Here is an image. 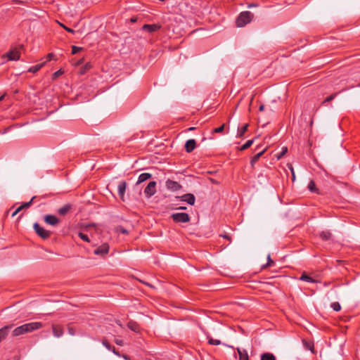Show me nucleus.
I'll return each mask as SVG.
<instances>
[{
	"label": "nucleus",
	"instance_id": "nucleus-17",
	"mask_svg": "<svg viewBox=\"0 0 360 360\" xmlns=\"http://www.w3.org/2000/svg\"><path fill=\"white\" fill-rule=\"evenodd\" d=\"M300 280L309 282V283H316V280L314 279L311 276L307 275L306 273H303L300 278Z\"/></svg>",
	"mask_w": 360,
	"mask_h": 360
},
{
	"label": "nucleus",
	"instance_id": "nucleus-35",
	"mask_svg": "<svg viewBox=\"0 0 360 360\" xmlns=\"http://www.w3.org/2000/svg\"><path fill=\"white\" fill-rule=\"evenodd\" d=\"M288 152L287 147H283L282 151L277 155L278 159H281Z\"/></svg>",
	"mask_w": 360,
	"mask_h": 360
},
{
	"label": "nucleus",
	"instance_id": "nucleus-23",
	"mask_svg": "<svg viewBox=\"0 0 360 360\" xmlns=\"http://www.w3.org/2000/svg\"><path fill=\"white\" fill-rule=\"evenodd\" d=\"M261 360H276V356L271 353L266 352L261 355Z\"/></svg>",
	"mask_w": 360,
	"mask_h": 360
},
{
	"label": "nucleus",
	"instance_id": "nucleus-1",
	"mask_svg": "<svg viewBox=\"0 0 360 360\" xmlns=\"http://www.w3.org/2000/svg\"><path fill=\"white\" fill-rule=\"evenodd\" d=\"M41 322H30L16 327L12 332L13 337H18L26 333H32L42 328Z\"/></svg>",
	"mask_w": 360,
	"mask_h": 360
},
{
	"label": "nucleus",
	"instance_id": "nucleus-9",
	"mask_svg": "<svg viewBox=\"0 0 360 360\" xmlns=\"http://www.w3.org/2000/svg\"><path fill=\"white\" fill-rule=\"evenodd\" d=\"M160 28H161V25H158V24H152V25L145 24L142 27V30L146 31L149 33H153L155 32L158 31Z\"/></svg>",
	"mask_w": 360,
	"mask_h": 360
},
{
	"label": "nucleus",
	"instance_id": "nucleus-41",
	"mask_svg": "<svg viewBox=\"0 0 360 360\" xmlns=\"http://www.w3.org/2000/svg\"><path fill=\"white\" fill-rule=\"evenodd\" d=\"M68 329V333L70 335H75V330L72 327L69 326Z\"/></svg>",
	"mask_w": 360,
	"mask_h": 360
},
{
	"label": "nucleus",
	"instance_id": "nucleus-28",
	"mask_svg": "<svg viewBox=\"0 0 360 360\" xmlns=\"http://www.w3.org/2000/svg\"><path fill=\"white\" fill-rule=\"evenodd\" d=\"M254 142V140L252 139V140H248L245 144H243L240 148V150H246L248 149V148H250L252 144Z\"/></svg>",
	"mask_w": 360,
	"mask_h": 360
},
{
	"label": "nucleus",
	"instance_id": "nucleus-56",
	"mask_svg": "<svg viewBox=\"0 0 360 360\" xmlns=\"http://www.w3.org/2000/svg\"><path fill=\"white\" fill-rule=\"evenodd\" d=\"M253 6H256V5L255 4H250L248 6L249 8H251V7H253Z\"/></svg>",
	"mask_w": 360,
	"mask_h": 360
},
{
	"label": "nucleus",
	"instance_id": "nucleus-46",
	"mask_svg": "<svg viewBox=\"0 0 360 360\" xmlns=\"http://www.w3.org/2000/svg\"><path fill=\"white\" fill-rule=\"evenodd\" d=\"M115 355L118 356H120V354L119 353V352H117L115 347H113L111 350Z\"/></svg>",
	"mask_w": 360,
	"mask_h": 360
},
{
	"label": "nucleus",
	"instance_id": "nucleus-16",
	"mask_svg": "<svg viewBox=\"0 0 360 360\" xmlns=\"http://www.w3.org/2000/svg\"><path fill=\"white\" fill-rule=\"evenodd\" d=\"M237 350L239 355V360H249V356L245 349H240L238 348Z\"/></svg>",
	"mask_w": 360,
	"mask_h": 360
},
{
	"label": "nucleus",
	"instance_id": "nucleus-49",
	"mask_svg": "<svg viewBox=\"0 0 360 360\" xmlns=\"http://www.w3.org/2000/svg\"><path fill=\"white\" fill-rule=\"evenodd\" d=\"M122 357L124 360H131L130 357L126 354H123Z\"/></svg>",
	"mask_w": 360,
	"mask_h": 360
},
{
	"label": "nucleus",
	"instance_id": "nucleus-24",
	"mask_svg": "<svg viewBox=\"0 0 360 360\" xmlns=\"http://www.w3.org/2000/svg\"><path fill=\"white\" fill-rule=\"evenodd\" d=\"M70 210V205H66L58 209V213L60 215H65Z\"/></svg>",
	"mask_w": 360,
	"mask_h": 360
},
{
	"label": "nucleus",
	"instance_id": "nucleus-50",
	"mask_svg": "<svg viewBox=\"0 0 360 360\" xmlns=\"http://www.w3.org/2000/svg\"><path fill=\"white\" fill-rule=\"evenodd\" d=\"M307 348H309L313 353H314V346L308 345L307 346Z\"/></svg>",
	"mask_w": 360,
	"mask_h": 360
},
{
	"label": "nucleus",
	"instance_id": "nucleus-7",
	"mask_svg": "<svg viewBox=\"0 0 360 360\" xmlns=\"http://www.w3.org/2000/svg\"><path fill=\"white\" fill-rule=\"evenodd\" d=\"M109 252V245L108 243H103L94 250V253L96 255L104 256Z\"/></svg>",
	"mask_w": 360,
	"mask_h": 360
},
{
	"label": "nucleus",
	"instance_id": "nucleus-53",
	"mask_svg": "<svg viewBox=\"0 0 360 360\" xmlns=\"http://www.w3.org/2000/svg\"><path fill=\"white\" fill-rule=\"evenodd\" d=\"M130 20L131 22H136V18H131Z\"/></svg>",
	"mask_w": 360,
	"mask_h": 360
},
{
	"label": "nucleus",
	"instance_id": "nucleus-33",
	"mask_svg": "<svg viewBox=\"0 0 360 360\" xmlns=\"http://www.w3.org/2000/svg\"><path fill=\"white\" fill-rule=\"evenodd\" d=\"M79 237L84 241H86L88 243L90 242V240L86 234H84V233L80 232V233H79Z\"/></svg>",
	"mask_w": 360,
	"mask_h": 360
},
{
	"label": "nucleus",
	"instance_id": "nucleus-2",
	"mask_svg": "<svg viewBox=\"0 0 360 360\" xmlns=\"http://www.w3.org/2000/svg\"><path fill=\"white\" fill-rule=\"evenodd\" d=\"M254 15L250 11L241 12L236 19V23L237 27H243L248 23L250 22Z\"/></svg>",
	"mask_w": 360,
	"mask_h": 360
},
{
	"label": "nucleus",
	"instance_id": "nucleus-48",
	"mask_svg": "<svg viewBox=\"0 0 360 360\" xmlns=\"http://www.w3.org/2000/svg\"><path fill=\"white\" fill-rule=\"evenodd\" d=\"M118 230L120 232H122V233H128V231L125 229L122 228V227H120Z\"/></svg>",
	"mask_w": 360,
	"mask_h": 360
},
{
	"label": "nucleus",
	"instance_id": "nucleus-22",
	"mask_svg": "<svg viewBox=\"0 0 360 360\" xmlns=\"http://www.w3.org/2000/svg\"><path fill=\"white\" fill-rule=\"evenodd\" d=\"M308 189L311 193H319V189L316 186V184L314 181L311 180L308 184Z\"/></svg>",
	"mask_w": 360,
	"mask_h": 360
},
{
	"label": "nucleus",
	"instance_id": "nucleus-47",
	"mask_svg": "<svg viewBox=\"0 0 360 360\" xmlns=\"http://www.w3.org/2000/svg\"><path fill=\"white\" fill-rule=\"evenodd\" d=\"M53 57V53H49L47 55V60L50 61L52 59Z\"/></svg>",
	"mask_w": 360,
	"mask_h": 360
},
{
	"label": "nucleus",
	"instance_id": "nucleus-29",
	"mask_svg": "<svg viewBox=\"0 0 360 360\" xmlns=\"http://www.w3.org/2000/svg\"><path fill=\"white\" fill-rule=\"evenodd\" d=\"M338 95V93H335V94H331L330 96H328L323 102H322V105H325L326 103L327 102H330L331 101H333Z\"/></svg>",
	"mask_w": 360,
	"mask_h": 360
},
{
	"label": "nucleus",
	"instance_id": "nucleus-57",
	"mask_svg": "<svg viewBox=\"0 0 360 360\" xmlns=\"http://www.w3.org/2000/svg\"><path fill=\"white\" fill-rule=\"evenodd\" d=\"M4 95L1 96L0 97V101H1L4 99Z\"/></svg>",
	"mask_w": 360,
	"mask_h": 360
},
{
	"label": "nucleus",
	"instance_id": "nucleus-55",
	"mask_svg": "<svg viewBox=\"0 0 360 360\" xmlns=\"http://www.w3.org/2000/svg\"><path fill=\"white\" fill-rule=\"evenodd\" d=\"M18 213V212L16 210H15L14 212L12 214V217L15 216Z\"/></svg>",
	"mask_w": 360,
	"mask_h": 360
},
{
	"label": "nucleus",
	"instance_id": "nucleus-11",
	"mask_svg": "<svg viewBox=\"0 0 360 360\" xmlns=\"http://www.w3.org/2000/svg\"><path fill=\"white\" fill-rule=\"evenodd\" d=\"M44 221L49 225L56 226L60 221L56 216L47 214L44 216Z\"/></svg>",
	"mask_w": 360,
	"mask_h": 360
},
{
	"label": "nucleus",
	"instance_id": "nucleus-21",
	"mask_svg": "<svg viewBox=\"0 0 360 360\" xmlns=\"http://www.w3.org/2000/svg\"><path fill=\"white\" fill-rule=\"evenodd\" d=\"M127 326L129 329L134 332H138L139 330V326L138 323L135 321H131L127 323Z\"/></svg>",
	"mask_w": 360,
	"mask_h": 360
},
{
	"label": "nucleus",
	"instance_id": "nucleus-32",
	"mask_svg": "<svg viewBox=\"0 0 360 360\" xmlns=\"http://www.w3.org/2000/svg\"><path fill=\"white\" fill-rule=\"evenodd\" d=\"M35 196L32 197V199L30 200V202H25L23 204H22L20 206L22 207V209L24 208H28L32 203V201L35 199Z\"/></svg>",
	"mask_w": 360,
	"mask_h": 360
},
{
	"label": "nucleus",
	"instance_id": "nucleus-52",
	"mask_svg": "<svg viewBox=\"0 0 360 360\" xmlns=\"http://www.w3.org/2000/svg\"><path fill=\"white\" fill-rule=\"evenodd\" d=\"M22 210V207H21V206H20V207H18L15 210H16L18 212H20Z\"/></svg>",
	"mask_w": 360,
	"mask_h": 360
},
{
	"label": "nucleus",
	"instance_id": "nucleus-6",
	"mask_svg": "<svg viewBox=\"0 0 360 360\" xmlns=\"http://www.w3.org/2000/svg\"><path fill=\"white\" fill-rule=\"evenodd\" d=\"M156 193V182L153 181H150L148 186L144 189V194L147 198H150Z\"/></svg>",
	"mask_w": 360,
	"mask_h": 360
},
{
	"label": "nucleus",
	"instance_id": "nucleus-39",
	"mask_svg": "<svg viewBox=\"0 0 360 360\" xmlns=\"http://www.w3.org/2000/svg\"><path fill=\"white\" fill-rule=\"evenodd\" d=\"M274 261L271 259L270 255H268L267 257V264L265 265V266H271L274 264Z\"/></svg>",
	"mask_w": 360,
	"mask_h": 360
},
{
	"label": "nucleus",
	"instance_id": "nucleus-42",
	"mask_svg": "<svg viewBox=\"0 0 360 360\" xmlns=\"http://www.w3.org/2000/svg\"><path fill=\"white\" fill-rule=\"evenodd\" d=\"M60 25H61V26H62V27H63V28H64L67 32H70V33H74V32H75V30H72V29H71V28H70V27H66V26H65V25H62V24H60Z\"/></svg>",
	"mask_w": 360,
	"mask_h": 360
},
{
	"label": "nucleus",
	"instance_id": "nucleus-26",
	"mask_svg": "<svg viewBox=\"0 0 360 360\" xmlns=\"http://www.w3.org/2000/svg\"><path fill=\"white\" fill-rule=\"evenodd\" d=\"M207 338L208 343L212 345H219L221 344L220 340L213 339L210 335H207Z\"/></svg>",
	"mask_w": 360,
	"mask_h": 360
},
{
	"label": "nucleus",
	"instance_id": "nucleus-60",
	"mask_svg": "<svg viewBox=\"0 0 360 360\" xmlns=\"http://www.w3.org/2000/svg\"><path fill=\"white\" fill-rule=\"evenodd\" d=\"M358 86H360V84Z\"/></svg>",
	"mask_w": 360,
	"mask_h": 360
},
{
	"label": "nucleus",
	"instance_id": "nucleus-13",
	"mask_svg": "<svg viewBox=\"0 0 360 360\" xmlns=\"http://www.w3.org/2000/svg\"><path fill=\"white\" fill-rule=\"evenodd\" d=\"M196 147V142L194 139H189L186 142L185 150L187 153H191Z\"/></svg>",
	"mask_w": 360,
	"mask_h": 360
},
{
	"label": "nucleus",
	"instance_id": "nucleus-12",
	"mask_svg": "<svg viewBox=\"0 0 360 360\" xmlns=\"http://www.w3.org/2000/svg\"><path fill=\"white\" fill-rule=\"evenodd\" d=\"M127 188V183L124 181H121L118 185V194L122 200H124V193Z\"/></svg>",
	"mask_w": 360,
	"mask_h": 360
},
{
	"label": "nucleus",
	"instance_id": "nucleus-36",
	"mask_svg": "<svg viewBox=\"0 0 360 360\" xmlns=\"http://www.w3.org/2000/svg\"><path fill=\"white\" fill-rule=\"evenodd\" d=\"M103 345L108 350H112V347L110 343L106 340H103L102 341Z\"/></svg>",
	"mask_w": 360,
	"mask_h": 360
},
{
	"label": "nucleus",
	"instance_id": "nucleus-5",
	"mask_svg": "<svg viewBox=\"0 0 360 360\" xmlns=\"http://www.w3.org/2000/svg\"><path fill=\"white\" fill-rule=\"evenodd\" d=\"M33 227L37 234L43 239L49 238L51 234V231L44 229L38 223H34Z\"/></svg>",
	"mask_w": 360,
	"mask_h": 360
},
{
	"label": "nucleus",
	"instance_id": "nucleus-20",
	"mask_svg": "<svg viewBox=\"0 0 360 360\" xmlns=\"http://www.w3.org/2000/svg\"><path fill=\"white\" fill-rule=\"evenodd\" d=\"M248 126H249L248 124H245L242 127L238 128V129L237 136L239 137V138L243 136L245 133L248 131Z\"/></svg>",
	"mask_w": 360,
	"mask_h": 360
},
{
	"label": "nucleus",
	"instance_id": "nucleus-43",
	"mask_svg": "<svg viewBox=\"0 0 360 360\" xmlns=\"http://www.w3.org/2000/svg\"><path fill=\"white\" fill-rule=\"evenodd\" d=\"M115 342L120 346H122L124 345L123 340L120 339H115Z\"/></svg>",
	"mask_w": 360,
	"mask_h": 360
},
{
	"label": "nucleus",
	"instance_id": "nucleus-10",
	"mask_svg": "<svg viewBox=\"0 0 360 360\" xmlns=\"http://www.w3.org/2000/svg\"><path fill=\"white\" fill-rule=\"evenodd\" d=\"M166 186L169 190L176 191L181 189V186L176 181L168 179L166 181Z\"/></svg>",
	"mask_w": 360,
	"mask_h": 360
},
{
	"label": "nucleus",
	"instance_id": "nucleus-38",
	"mask_svg": "<svg viewBox=\"0 0 360 360\" xmlns=\"http://www.w3.org/2000/svg\"><path fill=\"white\" fill-rule=\"evenodd\" d=\"M288 167H289V169H290V170L291 172V174H292V181H295V174L294 169H293V167H292V166L291 165H290L288 166Z\"/></svg>",
	"mask_w": 360,
	"mask_h": 360
},
{
	"label": "nucleus",
	"instance_id": "nucleus-14",
	"mask_svg": "<svg viewBox=\"0 0 360 360\" xmlns=\"http://www.w3.org/2000/svg\"><path fill=\"white\" fill-rule=\"evenodd\" d=\"M13 324L6 326L0 329V342L8 335V330L12 328Z\"/></svg>",
	"mask_w": 360,
	"mask_h": 360
},
{
	"label": "nucleus",
	"instance_id": "nucleus-15",
	"mask_svg": "<svg viewBox=\"0 0 360 360\" xmlns=\"http://www.w3.org/2000/svg\"><path fill=\"white\" fill-rule=\"evenodd\" d=\"M53 334L56 338H60L63 335V328L58 325H53L52 326Z\"/></svg>",
	"mask_w": 360,
	"mask_h": 360
},
{
	"label": "nucleus",
	"instance_id": "nucleus-30",
	"mask_svg": "<svg viewBox=\"0 0 360 360\" xmlns=\"http://www.w3.org/2000/svg\"><path fill=\"white\" fill-rule=\"evenodd\" d=\"M330 307L335 311H339L341 309L340 304H339V302H333L330 304Z\"/></svg>",
	"mask_w": 360,
	"mask_h": 360
},
{
	"label": "nucleus",
	"instance_id": "nucleus-40",
	"mask_svg": "<svg viewBox=\"0 0 360 360\" xmlns=\"http://www.w3.org/2000/svg\"><path fill=\"white\" fill-rule=\"evenodd\" d=\"M62 74H63V71L61 70H59L53 73V77L56 78V77H59L60 75H61Z\"/></svg>",
	"mask_w": 360,
	"mask_h": 360
},
{
	"label": "nucleus",
	"instance_id": "nucleus-25",
	"mask_svg": "<svg viewBox=\"0 0 360 360\" xmlns=\"http://www.w3.org/2000/svg\"><path fill=\"white\" fill-rule=\"evenodd\" d=\"M320 237L323 240H328L331 238V233L330 231H323L320 233Z\"/></svg>",
	"mask_w": 360,
	"mask_h": 360
},
{
	"label": "nucleus",
	"instance_id": "nucleus-31",
	"mask_svg": "<svg viewBox=\"0 0 360 360\" xmlns=\"http://www.w3.org/2000/svg\"><path fill=\"white\" fill-rule=\"evenodd\" d=\"M91 68V65L86 63L84 67H82L80 70V75L84 74L89 69Z\"/></svg>",
	"mask_w": 360,
	"mask_h": 360
},
{
	"label": "nucleus",
	"instance_id": "nucleus-58",
	"mask_svg": "<svg viewBox=\"0 0 360 360\" xmlns=\"http://www.w3.org/2000/svg\"><path fill=\"white\" fill-rule=\"evenodd\" d=\"M194 129H195V127H191V128H189V130H190V131H192V130H194Z\"/></svg>",
	"mask_w": 360,
	"mask_h": 360
},
{
	"label": "nucleus",
	"instance_id": "nucleus-19",
	"mask_svg": "<svg viewBox=\"0 0 360 360\" xmlns=\"http://www.w3.org/2000/svg\"><path fill=\"white\" fill-rule=\"evenodd\" d=\"M265 150H266L264 149L263 150L257 153L252 158V159L250 160V164H251L252 167H254L255 164L258 161V160L260 158V157L264 153Z\"/></svg>",
	"mask_w": 360,
	"mask_h": 360
},
{
	"label": "nucleus",
	"instance_id": "nucleus-18",
	"mask_svg": "<svg viewBox=\"0 0 360 360\" xmlns=\"http://www.w3.org/2000/svg\"><path fill=\"white\" fill-rule=\"evenodd\" d=\"M152 175L150 173H142L139 175L137 184H141L150 178H151Z\"/></svg>",
	"mask_w": 360,
	"mask_h": 360
},
{
	"label": "nucleus",
	"instance_id": "nucleus-27",
	"mask_svg": "<svg viewBox=\"0 0 360 360\" xmlns=\"http://www.w3.org/2000/svg\"><path fill=\"white\" fill-rule=\"evenodd\" d=\"M44 65V63H40V64H37L34 66H32L30 68L29 71L31 72H37L38 70H39Z\"/></svg>",
	"mask_w": 360,
	"mask_h": 360
},
{
	"label": "nucleus",
	"instance_id": "nucleus-3",
	"mask_svg": "<svg viewBox=\"0 0 360 360\" xmlns=\"http://www.w3.org/2000/svg\"><path fill=\"white\" fill-rule=\"evenodd\" d=\"M23 47L21 45L19 47H15L10 50L8 52L3 55V57H6L8 60H18L20 58V49Z\"/></svg>",
	"mask_w": 360,
	"mask_h": 360
},
{
	"label": "nucleus",
	"instance_id": "nucleus-59",
	"mask_svg": "<svg viewBox=\"0 0 360 360\" xmlns=\"http://www.w3.org/2000/svg\"><path fill=\"white\" fill-rule=\"evenodd\" d=\"M311 125L313 124V120L311 121V123H310Z\"/></svg>",
	"mask_w": 360,
	"mask_h": 360
},
{
	"label": "nucleus",
	"instance_id": "nucleus-45",
	"mask_svg": "<svg viewBox=\"0 0 360 360\" xmlns=\"http://www.w3.org/2000/svg\"><path fill=\"white\" fill-rule=\"evenodd\" d=\"M255 94H253V95L252 96L251 98H250V106H249V111H250V110H251L250 106H251V105H252V101H253V99H254V98H255Z\"/></svg>",
	"mask_w": 360,
	"mask_h": 360
},
{
	"label": "nucleus",
	"instance_id": "nucleus-54",
	"mask_svg": "<svg viewBox=\"0 0 360 360\" xmlns=\"http://www.w3.org/2000/svg\"><path fill=\"white\" fill-rule=\"evenodd\" d=\"M177 209H178V210H186V207H178Z\"/></svg>",
	"mask_w": 360,
	"mask_h": 360
},
{
	"label": "nucleus",
	"instance_id": "nucleus-44",
	"mask_svg": "<svg viewBox=\"0 0 360 360\" xmlns=\"http://www.w3.org/2000/svg\"><path fill=\"white\" fill-rule=\"evenodd\" d=\"M220 236L231 241V237L226 234H221Z\"/></svg>",
	"mask_w": 360,
	"mask_h": 360
},
{
	"label": "nucleus",
	"instance_id": "nucleus-34",
	"mask_svg": "<svg viewBox=\"0 0 360 360\" xmlns=\"http://www.w3.org/2000/svg\"><path fill=\"white\" fill-rule=\"evenodd\" d=\"M224 127H225V124H223L221 126H220L219 127H217V128H215L212 133H221L224 131Z\"/></svg>",
	"mask_w": 360,
	"mask_h": 360
},
{
	"label": "nucleus",
	"instance_id": "nucleus-4",
	"mask_svg": "<svg viewBox=\"0 0 360 360\" xmlns=\"http://www.w3.org/2000/svg\"><path fill=\"white\" fill-rule=\"evenodd\" d=\"M171 218L176 223H186L190 221L189 215L184 212L172 214Z\"/></svg>",
	"mask_w": 360,
	"mask_h": 360
},
{
	"label": "nucleus",
	"instance_id": "nucleus-37",
	"mask_svg": "<svg viewBox=\"0 0 360 360\" xmlns=\"http://www.w3.org/2000/svg\"><path fill=\"white\" fill-rule=\"evenodd\" d=\"M81 50H82L81 47H78V46H72V54H76V53H77Z\"/></svg>",
	"mask_w": 360,
	"mask_h": 360
},
{
	"label": "nucleus",
	"instance_id": "nucleus-8",
	"mask_svg": "<svg viewBox=\"0 0 360 360\" xmlns=\"http://www.w3.org/2000/svg\"><path fill=\"white\" fill-rule=\"evenodd\" d=\"M178 198L181 199V201L187 202L190 205H193L195 201V198L192 193L184 194L180 197H178Z\"/></svg>",
	"mask_w": 360,
	"mask_h": 360
},
{
	"label": "nucleus",
	"instance_id": "nucleus-51",
	"mask_svg": "<svg viewBox=\"0 0 360 360\" xmlns=\"http://www.w3.org/2000/svg\"><path fill=\"white\" fill-rule=\"evenodd\" d=\"M259 111H263L264 110V105H261L259 106Z\"/></svg>",
	"mask_w": 360,
	"mask_h": 360
}]
</instances>
